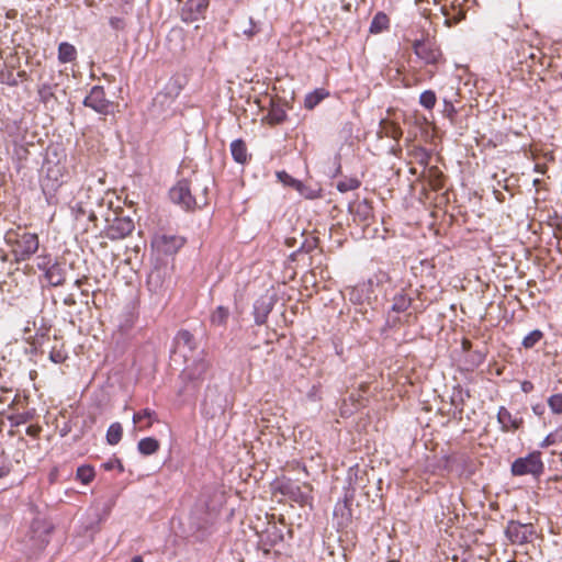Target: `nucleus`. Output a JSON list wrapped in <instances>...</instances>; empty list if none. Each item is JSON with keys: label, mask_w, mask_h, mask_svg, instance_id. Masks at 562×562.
I'll return each mask as SVG.
<instances>
[{"label": "nucleus", "mask_w": 562, "mask_h": 562, "mask_svg": "<svg viewBox=\"0 0 562 562\" xmlns=\"http://www.w3.org/2000/svg\"><path fill=\"white\" fill-rule=\"evenodd\" d=\"M4 239L18 263L29 260L40 247V239L35 233L10 231Z\"/></svg>", "instance_id": "f257e3e1"}, {"label": "nucleus", "mask_w": 562, "mask_h": 562, "mask_svg": "<svg viewBox=\"0 0 562 562\" xmlns=\"http://www.w3.org/2000/svg\"><path fill=\"white\" fill-rule=\"evenodd\" d=\"M413 50L416 57L430 69L426 70L428 78H432L437 65L442 60L440 48L430 40H416L413 43Z\"/></svg>", "instance_id": "f03ea898"}, {"label": "nucleus", "mask_w": 562, "mask_h": 562, "mask_svg": "<svg viewBox=\"0 0 562 562\" xmlns=\"http://www.w3.org/2000/svg\"><path fill=\"white\" fill-rule=\"evenodd\" d=\"M169 195L173 203L188 211L202 207L207 203L205 196L192 195L191 186L188 180L178 181L177 184L170 189Z\"/></svg>", "instance_id": "7ed1b4c3"}, {"label": "nucleus", "mask_w": 562, "mask_h": 562, "mask_svg": "<svg viewBox=\"0 0 562 562\" xmlns=\"http://www.w3.org/2000/svg\"><path fill=\"white\" fill-rule=\"evenodd\" d=\"M544 470L541 452L533 451L524 458L516 459L512 464V473L516 476L526 474L539 477Z\"/></svg>", "instance_id": "20e7f679"}, {"label": "nucleus", "mask_w": 562, "mask_h": 562, "mask_svg": "<svg viewBox=\"0 0 562 562\" xmlns=\"http://www.w3.org/2000/svg\"><path fill=\"white\" fill-rule=\"evenodd\" d=\"M43 170L45 175L41 182L42 190L44 194L52 195L64 181V167L47 160L43 166Z\"/></svg>", "instance_id": "39448f33"}, {"label": "nucleus", "mask_w": 562, "mask_h": 562, "mask_svg": "<svg viewBox=\"0 0 562 562\" xmlns=\"http://www.w3.org/2000/svg\"><path fill=\"white\" fill-rule=\"evenodd\" d=\"M83 104L100 114L106 115L110 112L111 102L105 98L103 87L94 86L85 98Z\"/></svg>", "instance_id": "423d86ee"}, {"label": "nucleus", "mask_w": 562, "mask_h": 562, "mask_svg": "<svg viewBox=\"0 0 562 562\" xmlns=\"http://www.w3.org/2000/svg\"><path fill=\"white\" fill-rule=\"evenodd\" d=\"M134 231V222L130 217H116L109 225L106 236L112 239H123Z\"/></svg>", "instance_id": "0eeeda50"}, {"label": "nucleus", "mask_w": 562, "mask_h": 562, "mask_svg": "<svg viewBox=\"0 0 562 562\" xmlns=\"http://www.w3.org/2000/svg\"><path fill=\"white\" fill-rule=\"evenodd\" d=\"M497 422L503 432L516 431L522 425V418L514 416L505 406L498 408Z\"/></svg>", "instance_id": "6e6552de"}, {"label": "nucleus", "mask_w": 562, "mask_h": 562, "mask_svg": "<svg viewBox=\"0 0 562 562\" xmlns=\"http://www.w3.org/2000/svg\"><path fill=\"white\" fill-rule=\"evenodd\" d=\"M207 2L205 0H188L181 10L182 20L193 22L206 10Z\"/></svg>", "instance_id": "1a4fd4ad"}, {"label": "nucleus", "mask_w": 562, "mask_h": 562, "mask_svg": "<svg viewBox=\"0 0 562 562\" xmlns=\"http://www.w3.org/2000/svg\"><path fill=\"white\" fill-rule=\"evenodd\" d=\"M209 363L204 359L200 358L192 361V363L187 364L182 370L181 375L189 381H200L204 378Z\"/></svg>", "instance_id": "9d476101"}, {"label": "nucleus", "mask_w": 562, "mask_h": 562, "mask_svg": "<svg viewBox=\"0 0 562 562\" xmlns=\"http://www.w3.org/2000/svg\"><path fill=\"white\" fill-rule=\"evenodd\" d=\"M156 422H158L157 414L150 408H144L133 415V423L139 430L149 429Z\"/></svg>", "instance_id": "9b49d317"}, {"label": "nucleus", "mask_w": 562, "mask_h": 562, "mask_svg": "<svg viewBox=\"0 0 562 562\" xmlns=\"http://www.w3.org/2000/svg\"><path fill=\"white\" fill-rule=\"evenodd\" d=\"M41 525L40 521H34L31 526V532L33 533L31 536V540L33 541L31 548L35 551L43 550L48 542L46 538L48 530Z\"/></svg>", "instance_id": "f8f14e48"}, {"label": "nucleus", "mask_w": 562, "mask_h": 562, "mask_svg": "<svg viewBox=\"0 0 562 562\" xmlns=\"http://www.w3.org/2000/svg\"><path fill=\"white\" fill-rule=\"evenodd\" d=\"M66 273L63 266L58 262H54L47 272L44 273L45 280L52 286L63 285L66 280Z\"/></svg>", "instance_id": "ddd939ff"}, {"label": "nucleus", "mask_w": 562, "mask_h": 562, "mask_svg": "<svg viewBox=\"0 0 562 562\" xmlns=\"http://www.w3.org/2000/svg\"><path fill=\"white\" fill-rule=\"evenodd\" d=\"M272 305L267 302L266 297L258 299L254 304V318L257 325H263L267 321L268 314L271 312Z\"/></svg>", "instance_id": "4468645a"}, {"label": "nucleus", "mask_w": 562, "mask_h": 562, "mask_svg": "<svg viewBox=\"0 0 562 562\" xmlns=\"http://www.w3.org/2000/svg\"><path fill=\"white\" fill-rule=\"evenodd\" d=\"M175 347L177 350L188 349L189 351H194L196 344L193 335L187 329L179 330L175 337Z\"/></svg>", "instance_id": "2eb2a0df"}, {"label": "nucleus", "mask_w": 562, "mask_h": 562, "mask_svg": "<svg viewBox=\"0 0 562 562\" xmlns=\"http://www.w3.org/2000/svg\"><path fill=\"white\" fill-rule=\"evenodd\" d=\"M231 154L233 159L241 165L246 164L249 158L247 146L243 139H235L232 142Z\"/></svg>", "instance_id": "dca6fc26"}, {"label": "nucleus", "mask_w": 562, "mask_h": 562, "mask_svg": "<svg viewBox=\"0 0 562 562\" xmlns=\"http://www.w3.org/2000/svg\"><path fill=\"white\" fill-rule=\"evenodd\" d=\"M57 83L52 81H42L37 87V94L41 102L47 104L55 98Z\"/></svg>", "instance_id": "f3484780"}, {"label": "nucleus", "mask_w": 562, "mask_h": 562, "mask_svg": "<svg viewBox=\"0 0 562 562\" xmlns=\"http://www.w3.org/2000/svg\"><path fill=\"white\" fill-rule=\"evenodd\" d=\"M527 530V526L517 522H510L507 528V535L513 542L524 543L528 539Z\"/></svg>", "instance_id": "a211bd4d"}, {"label": "nucleus", "mask_w": 562, "mask_h": 562, "mask_svg": "<svg viewBox=\"0 0 562 562\" xmlns=\"http://www.w3.org/2000/svg\"><path fill=\"white\" fill-rule=\"evenodd\" d=\"M77 57V49L72 44L63 42L58 46V60L61 64L71 63Z\"/></svg>", "instance_id": "6ab92c4d"}, {"label": "nucleus", "mask_w": 562, "mask_h": 562, "mask_svg": "<svg viewBox=\"0 0 562 562\" xmlns=\"http://www.w3.org/2000/svg\"><path fill=\"white\" fill-rule=\"evenodd\" d=\"M221 396L216 395L214 398H206L203 403L202 412L206 417L214 418L217 415H222L224 413V407L218 404L214 407L216 402H221Z\"/></svg>", "instance_id": "aec40b11"}, {"label": "nucleus", "mask_w": 562, "mask_h": 562, "mask_svg": "<svg viewBox=\"0 0 562 562\" xmlns=\"http://www.w3.org/2000/svg\"><path fill=\"white\" fill-rule=\"evenodd\" d=\"M159 441L153 437H146L138 441L137 449L144 456H151L159 450Z\"/></svg>", "instance_id": "412c9836"}, {"label": "nucleus", "mask_w": 562, "mask_h": 562, "mask_svg": "<svg viewBox=\"0 0 562 562\" xmlns=\"http://www.w3.org/2000/svg\"><path fill=\"white\" fill-rule=\"evenodd\" d=\"M328 92L325 89H315L313 92L306 94L304 100V106L308 110L314 109L325 98L328 97Z\"/></svg>", "instance_id": "4be33fe9"}, {"label": "nucleus", "mask_w": 562, "mask_h": 562, "mask_svg": "<svg viewBox=\"0 0 562 562\" xmlns=\"http://www.w3.org/2000/svg\"><path fill=\"white\" fill-rule=\"evenodd\" d=\"M240 32L247 40H252L261 32V25L252 18H248V20L240 25Z\"/></svg>", "instance_id": "5701e85b"}, {"label": "nucleus", "mask_w": 562, "mask_h": 562, "mask_svg": "<svg viewBox=\"0 0 562 562\" xmlns=\"http://www.w3.org/2000/svg\"><path fill=\"white\" fill-rule=\"evenodd\" d=\"M355 216L364 223L372 217V206L367 200H362L356 204Z\"/></svg>", "instance_id": "b1692460"}, {"label": "nucleus", "mask_w": 562, "mask_h": 562, "mask_svg": "<svg viewBox=\"0 0 562 562\" xmlns=\"http://www.w3.org/2000/svg\"><path fill=\"white\" fill-rule=\"evenodd\" d=\"M123 436V428L120 423H113L106 430V442L111 446L117 445Z\"/></svg>", "instance_id": "393cba45"}, {"label": "nucleus", "mask_w": 562, "mask_h": 562, "mask_svg": "<svg viewBox=\"0 0 562 562\" xmlns=\"http://www.w3.org/2000/svg\"><path fill=\"white\" fill-rule=\"evenodd\" d=\"M229 316V311L225 306H217L211 315V323L215 326H225Z\"/></svg>", "instance_id": "a878e982"}, {"label": "nucleus", "mask_w": 562, "mask_h": 562, "mask_svg": "<svg viewBox=\"0 0 562 562\" xmlns=\"http://www.w3.org/2000/svg\"><path fill=\"white\" fill-rule=\"evenodd\" d=\"M387 27H389L387 15L382 12H379L374 15V18L371 22L370 32L371 33H380Z\"/></svg>", "instance_id": "bb28decb"}, {"label": "nucleus", "mask_w": 562, "mask_h": 562, "mask_svg": "<svg viewBox=\"0 0 562 562\" xmlns=\"http://www.w3.org/2000/svg\"><path fill=\"white\" fill-rule=\"evenodd\" d=\"M162 274L160 270H154L147 278V285L151 292L159 293L162 288Z\"/></svg>", "instance_id": "cd10ccee"}, {"label": "nucleus", "mask_w": 562, "mask_h": 562, "mask_svg": "<svg viewBox=\"0 0 562 562\" xmlns=\"http://www.w3.org/2000/svg\"><path fill=\"white\" fill-rule=\"evenodd\" d=\"M381 128H382L381 132L386 137H390V138H393V139H398L402 136L401 127L397 124L393 123V122L382 121L381 122Z\"/></svg>", "instance_id": "c85d7f7f"}, {"label": "nucleus", "mask_w": 562, "mask_h": 562, "mask_svg": "<svg viewBox=\"0 0 562 562\" xmlns=\"http://www.w3.org/2000/svg\"><path fill=\"white\" fill-rule=\"evenodd\" d=\"M159 243L165 246L166 252H172L183 245V239L176 236H162L160 237Z\"/></svg>", "instance_id": "c756f323"}, {"label": "nucleus", "mask_w": 562, "mask_h": 562, "mask_svg": "<svg viewBox=\"0 0 562 562\" xmlns=\"http://www.w3.org/2000/svg\"><path fill=\"white\" fill-rule=\"evenodd\" d=\"M411 303L412 301L406 294L398 293L393 299L392 310L397 313L405 312Z\"/></svg>", "instance_id": "7c9ffc66"}, {"label": "nucleus", "mask_w": 562, "mask_h": 562, "mask_svg": "<svg viewBox=\"0 0 562 562\" xmlns=\"http://www.w3.org/2000/svg\"><path fill=\"white\" fill-rule=\"evenodd\" d=\"M94 469L90 465H81L77 469L76 477L82 484H89L94 479Z\"/></svg>", "instance_id": "2f4dec72"}, {"label": "nucleus", "mask_w": 562, "mask_h": 562, "mask_svg": "<svg viewBox=\"0 0 562 562\" xmlns=\"http://www.w3.org/2000/svg\"><path fill=\"white\" fill-rule=\"evenodd\" d=\"M34 416H35L34 411H27V412L11 415V416H9L8 419L12 426H20V425L26 424L27 422L32 420L34 418Z\"/></svg>", "instance_id": "473e14b6"}, {"label": "nucleus", "mask_w": 562, "mask_h": 562, "mask_svg": "<svg viewBox=\"0 0 562 562\" xmlns=\"http://www.w3.org/2000/svg\"><path fill=\"white\" fill-rule=\"evenodd\" d=\"M543 338V333L540 329H535L530 331L525 338L522 339L521 345L526 349L533 348L541 339Z\"/></svg>", "instance_id": "72a5a7b5"}, {"label": "nucleus", "mask_w": 562, "mask_h": 562, "mask_svg": "<svg viewBox=\"0 0 562 562\" xmlns=\"http://www.w3.org/2000/svg\"><path fill=\"white\" fill-rule=\"evenodd\" d=\"M437 102L436 93L432 90H426L419 95V103L427 110H431Z\"/></svg>", "instance_id": "f704fd0d"}, {"label": "nucleus", "mask_w": 562, "mask_h": 562, "mask_svg": "<svg viewBox=\"0 0 562 562\" xmlns=\"http://www.w3.org/2000/svg\"><path fill=\"white\" fill-rule=\"evenodd\" d=\"M278 177H279V179L283 183H285L286 186H291V187L295 188L301 194H304L303 190H304L305 187H304V184L300 180H296V179L292 178L291 176H289L284 171L279 172Z\"/></svg>", "instance_id": "c9c22d12"}, {"label": "nucleus", "mask_w": 562, "mask_h": 562, "mask_svg": "<svg viewBox=\"0 0 562 562\" xmlns=\"http://www.w3.org/2000/svg\"><path fill=\"white\" fill-rule=\"evenodd\" d=\"M548 406L555 415L562 414V393H557L548 398Z\"/></svg>", "instance_id": "e433bc0d"}, {"label": "nucleus", "mask_w": 562, "mask_h": 562, "mask_svg": "<svg viewBox=\"0 0 562 562\" xmlns=\"http://www.w3.org/2000/svg\"><path fill=\"white\" fill-rule=\"evenodd\" d=\"M360 187V181L355 179V178H350V179H345L342 181H339L337 183V190L341 193H345V192H348V191H352V190H356Z\"/></svg>", "instance_id": "4c0bfd02"}, {"label": "nucleus", "mask_w": 562, "mask_h": 562, "mask_svg": "<svg viewBox=\"0 0 562 562\" xmlns=\"http://www.w3.org/2000/svg\"><path fill=\"white\" fill-rule=\"evenodd\" d=\"M49 359L54 363H63L67 359V352L63 347L53 346L49 351Z\"/></svg>", "instance_id": "58836bf2"}, {"label": "nucleus", "mask_w": 562, "mask_h": 562, "mask_svg": "<svg viewBox=\"0 0 562 562\" xmlns=\"http://www.w3.org/2000/svg\"><path fill=\"white\" fill-rule=\"evenodd\" d=\"M53 263L54 262H52L49 256H41V257H38L36 266L40 270H42V271H44V273H46L47 269H49V267H52Z\"/></svg>", "instance_id": "ea45409f"}, {"label": "nucleus", "mask_w": 562, "mask_h": 562, "mask_svg": "<svg viewBox=\"0 0 562 562\" xmlns=\"http://www.w3.org/2000/svg\"><path fill=\"white\" fill-rule=\"evenodd\" d=\"M464 18H465V13H464V11L460 10V11H458L456 14H453L452 16H448V18H446V24H447L448 26L456 25V24H458L460 21H462Z\"/></svg>", "instance_id": "a19ab883"}, {"label": "nucleus", "mask_w": 562, "mask_h": 562, "mask_svg": "<svg viewBox=\"0 0 562 562\" xmlns=\"http://www.w3.org/2000/svg\"><path fill=\"white\" fill-rule=\"evenodd\" d=\"M103 468L106 471L113 470L115 468H117L120 472L124 471V467H123L121 460H119V459H111V460H109L108 462H105L103 464Z\"/></svg>", "instance_id": "79ce46f5"}, {"label": "nucleus", "mask_w": 562, "mask_h": 562, "mask_svg": "<svg viewBox=\"0 0 562 562\" xmlns=\"http://www.w3.org/2000/svg\"><path fill=\"white\" fill-rule=\"evenodd\" d=\"M110 24L115 30H122L125 26L124 20L117 16H113L110 19Z\"/></svg>", "instance_id": "37998d69"}, {"label": "nucleus", "mask_w": 562, "mask_h": 562, "mask_svg": "<svg viewBox=\"0 0 562 562\" xmlns=\"http://www.w3.org/2000/svg\"><path fill=\"white\" fill-rule=\"evenodd\" d=\"M41 430H42L41 426H38V425H30L26 428L25 432H26L27 436L36 438L40 435Z\"/></svg>", "instance_id": "c03bdc74"}, {"label": "nucleus", "mask_w": 562, "mask_h": 562, "mask_svg": "<svg viewBox=\"0 0 562 562\" xmlns=\"http://www.w3.org/2000/svg\"><path fill=\"white\" fill-rule=\"evenodd\" d=\"M520 389L524 393H530L533 391V383L531 381L525 380L520 383Z\"/></svg>", "instance_id": "a18cd8bd"}, {"label": "nucleus", "mask_w": 562, "mask_h": 562, "mask_svg": "<svg viewBox=\"0 0 562 562\" xmlns=\"http://www.w3.org/2000/svg\"><path fill=\"white\" fill-rule=\"evenodd\" d=\"M554 440H553V437L552 435H548L543 440L542 442L540 443V447L541 448H547L551 445H553Z\"/></svg>", "instance_id": "49530a36"}, {"label": "nucleus", "mask_w": 562, "mask_h": 562, "mask_svg": "<svg viewBox=\"0 0 562 562\" xmlns=\"http://www.w3.org/2000/svg\"><path fill=\"white\" fill-rule=\"evenodd\" d=\"M9 472V467L4 462H0V479L7 476Z\"/></svg>", "instance_id": "de8ad7c7"}, {"label": "nucleus", "mask_w": 562, "mask_h": 562, "mask_svg": "<svg viewBox=\"0 0 562 562\" xmlns=\"http://www.w3.org/2000/svg\"><path fill=\"white\" fill-rule=\"evenodd\" d=\"M532 411H533V413H535L536 415H539V416H540V415H542V414H543L544 408H543V406H542V405H535V406H532Z\"/></svg>", "instance_id": "09e8293b"}]
</instances>
